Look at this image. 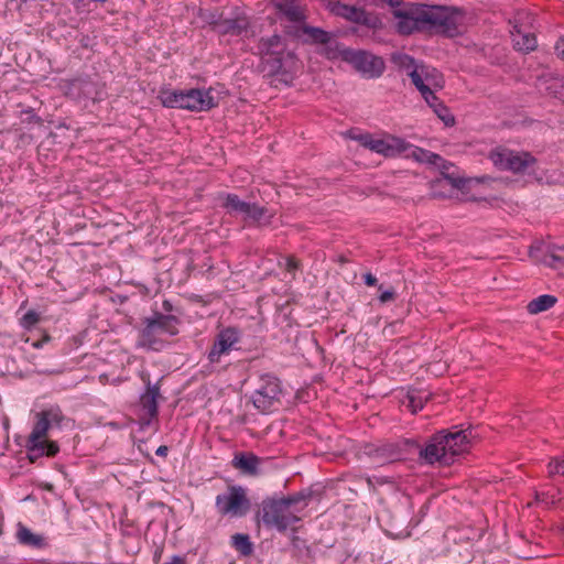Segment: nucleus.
<instances>
[{"label": "nucleus", "instance_id": "obj_1", "mask_svg": "<svg viewBox=\"0 0 564 564\" xmlns=\"http://www.w3.org/2000/svg\"><path fill=\"white\" fill-rule=\"evenodd\" d=\"M279 19L289 23L282 25L283 35L274 33L262 36L257 43L258 69L264 77L279 78L290 86L300 68L301 61L294 51L286 48V39L299 43H327L328 31L306 23L307 10L299 0H270Z\"/></svg>", "mask_w": 564, "mask_h": 564}, {"label": "nucleus", "instance_id": "obj_12", "mask_svg": "<svg viewBox=\"0 0 564 564\" xmlns=\"http://www.w3.org/2000/svg\"><path fill=\"white\" fill-rule=\"evenodd\" d=\"M415 447L410 438H402L398 442H386L379 445L368 444L365 447V454L373 462L384 465L398 460H404L409 457V447Z\"/></svg>", "mask_w": 564, "mask_h": 564}, {"label": "nucleus", "instance_id": "obj_16", "mask_svg": "<svg viewBox=\"0 0 564 564\" xmlns=\"http://www.w3.org/2000/svg\"><path fill=\"white\" fill-rule=\"evenodd\" d=\"M65 415L59 405L54 404L35 414V422L32 432L28 437L32 440H47L50 429L61 427Z\"/></svg>", "mask_w": 564, "mask_h": 564}, {"label": "nucleus", "instance_id": "obj_51", "mask_svg": "<svg viewBox=\"0 0 564 564\" xmlns=\"http://www.w3.org/2000/svg\"><path fill=\"white\" fill-rule=\"evenodd\" d=\"M291 541L294 546H299L300 538L295 534V530H293Z\"/></svg>", "mask_w": 564, "mask_h": 564}, {"label": "nucleus", "instance_id": "obj_48", "mask_svg": "<svg viewBox=\"0 0 564 564\" xmlns=\"http://www.w3.org/2000/svg\"><path fill=\"white\" fill-rule=\"evenodd\" d=\"M555 50L558 55L564 58V36H562L555 44Z\"/></svg>", "mask_w": 564, "mask_h": 564}, {"label": "nucleus", "instance_id": "obj_3", "mask_svg": "<svg viewBox=\"0 0 564 564\" xmlns=\"http://www.w3.org/2000/svg\"><path fill=\"white\" fill-rule=\"evenodd\" d=\"M476 437L474 427L467 429L452 426L436 431L427 437L421 445L419 441L410 438L415 447H409V456L417 455V463L422 466L448 467L453 465L457 457L467 453L471 445V440Z\"/></svg>", "mask_w": 564, "mask_h": 564}, {"label": "nucleus", "instance_id": "obj_22", "mask_svg": "<svg viewBox=\"0 0 564 564\" xmlns=\"http://www.w3.org/2000/svg\"><path fill=\"white\" fill-rule=\"evenodd\" d=\"M139 403L142 410L145 412V415L140 416L139 424L141 429H144L151 424L153 419H156L159 415V401L154 399L152 395L143 391L140 394Z\"/></svg>", "mask_w": 564, "mask_h": 564}, {"label": "nucleus", "instance_id": "obj_42", "mask_svg": "<svg viewBox=\"0 0 564 564\" xmlns=\"http://www.w3.org/2000/svg\"><path fill=\"white\" fill-rule=\"evenodd\" d=\"M22 122L26 123H41L42 119L34 112L32 108L22 111Z\"/></svg>", "mask_w": 564, "mask_h": 564}, {"label": "nucleus", "instance_id": "obj_14", "mask_svg": "<svg viewBox=\"0 0 564 564\" xmlns=\"http://www.w3.org/2000/svg\"><path fill=\"white\" fill-rule=\"evenodd\" d=\"M360 143L386 158H395L402 155L410 148V143L400 137L389 135L387 139H375L370 133L359 137Z\"/></svg>", "mask_w": 564, "mask_h": 564}, {"label": "nucleus", "instance_id": "obj_38", "mask_svg": "<svg viewBox=\"0 0 564 564\" xmlns=\"http://www.w3.org/2000/svg\"><path fill=\"white\" fill-rule=\"evenodd\" d=\"M408 76L411 79V83L415 86V88L420 91V94L424 93L430 88L429 85L424 83V75L421 73V67L413 68Z\"/></svg>", "mask_w": 564, "mask_h": 564}, {"label": "nucleus", "instance_id": "obj_11", "mask_svg": "<svg viewBox=\"0 0 564 564\" xmlns=\"http://www.w3.org/2000/svg\"><path fill=\"white\" fill-rule=\"evenodd\" d=\"M326 9L335 17L364 25L370 30L376 31L383 26L382 20L377 14L366 11L364 8L343 3L339 0H328Z\"/></svg>", "mask_w": 564, "mask_h": 564}, {"label": "nucleus", "instance_id": "obj_15", "mask_svg": "<svg viewBox=\"0 0 564 564\" xmlns=\"http://www.w3.org/2000/svg\"><path fill=\"white\" fill-rule=\"evenodd\" d=\"M240 335V329L232 326L219 330L207 354L209 364H219L223 356H227L232 349H236L235 346L239 343Z\"/></svg>", "mask_w": 564, "mask_h": 564}, {"label": "nucleus", "instance_id": "obj_52", "mask_svg": "<svg viewBox=\"0 0 564 564\" xmlns=\"http://www.w3.org/2000/svg\"><path fill=\"white\" fill-rule=\"evenodd\" d=\"M490 180H491V178H490L489 176H486V175H485V176H480V177H476V178H475V181H476L477 183H486V182H488V181H490Z\"/></svg>", "mask_w": 564, "mask_h": 564}, {"label": "nucleus", "instance_id": "obj_37", "mask_svg": "<svg viewBox=\"0 0 564 564\" xmlns=\"http://www.w3.org/2000/svg\"><path fill=\"white\" fill-rule=\"evenodd\" d=\"M433 111L446 127H453L455 124V117L451 113L449 108L443 101L437 104Z\"/></svg>", "mask_w": 564, "mask_h": 564}, {"label": "nucleus", "instance_id": "obj_39", "mask_svg": "<svg viewBox=\"0 0 564 564\" xmlns=\"http://www.w3.org/2000/svg\"><path fill=\"white\" fill-rule=\"evenodd\" d=\"M40 321H41L40 313H37L34 310H30L20 318V325L24 329L31 330Z\"/></svg>", "mask_w": 564, "mask_h": 564}, {"label": "nucleus", "instance_id": "obj_9", "mask_svg": "<svg viewBox=\"0 0 564 564\" xmlns=\"http://www.w3.org/2000/svg\"><path fill=\"white\" fill-rule=\"evenodd\" d=\"M215 508L223 517L242 518L247 516L251 509L247 489L240 485H229L226 492L216 497Z\"/></svg>", "mask_w": 564, "mask_h": 564}, {"label": "nucleus", "instance_id": "obj_23", "mask_svg": "<svg viewBox=\"0 0 564 564\" xmlns=\"http://www.w3.org/2000/svg\"><path fill=\"white\" fill-rule=\"evenodd\" d=\"M17 540L20 544L35 550H43L48 546V543L43 535L33 533L22 523L18 524Z\"/></svg>", "mask_w": 564, "mask_h": 564}, {"label": "nucleus", "instance_id": "obj_49", "mask_svg": "<svg viewBox=\"0 0 564 564\" xmlns=\"http://www.w3.org/2000/svg\"><path fill=\"white\" fill-rule=\"evenodd\" d=\"M165 564H186V561L183 556L180 555H173L171 557L170 562H166Z\"/></svg>", "mask_w": 564, "mask_h": 564}, {"label": "nucleus", "instance_id": "obj_41", "mask_svg": "<svg viewBox=\"0 0 564 564\" xmlns=\"http://www.w3.org/2000/svg\"><path fill=\"white\" fill-rule=\"evenodd\" d=\"M421 95L432 109H434L437 104L442 102V100L435 95V93L431 88H427V90L422 93Z\"/></svg>", "mask_w": 564, "mask_h": 564}, {"label": "nucleus", "instance_id": "obj_13", "mask_svg": "<svg viewBox=\"0 0 564 564\" xmlns=\"http://www.w3.org/2000/svg\"><path fill=\"white\" fill-rule=\"evenodd\" d=\"M345 63L351 65L356 72L366 78H379L386 69L382 57L365 50L352 48L351 52H346Z\"/></svg>", "mask_w": 564, "mask_h": 564}, {"label": "nucleus", "instance_id": "obj_25", "mask_svg": "<svg viewBox=\"0 0 564 564\" xmlns=\"http://www.w3.org/2000/svg\"><path fill=\"white\" fill-rule=\"evenodd\" d=\"M328 34H329V39H328L327 43H302V44L303 45H323L324 46L323 54L327 59H329V61L340 59V61L345 62V53L351 52L352 48L346 47L340 42L333 43V39L335 37V34L332 32H328Z\"/></svg>", "mask_w": 564, "mask_h": 564}, {"label": "nucleus", "instance_id": "obj_21", "mask_svg": "<svg viewBox=\"0 0 564 564\" xmlns=\"http://www.w3.org/2000/svg\"><path fill=\"white\" fill-rule=\"evenodd\" d=\"M219 199H221L220 207L230 216H245L246 212H248L249 203L240 199L237 194L220 193Z\"/></svg>", "mask_w": 564, "mask_h": 564}, {"label": "nucleus", "instance_id": "obj_45", "mask_svg": "<svg viewBox=\"0 0 564 564\" xmlns=\"http://www.w3.org/2000/svg\"><path fill=\"white\" fill-rule=\"evenodd\" d=\"M433 166H436L440 169V172H449L452 167H454V164L443 159V161H440L437 164H433Z\"/></svg>", "mask_w": 564, "mask_h": 564}, {"label": "nucleus", "instance_id": "obj_4", "mask_svg": "<svg viewBox=\"0 0 564 564\" xmlns=\"http://www.w3.org/2000/svg\"><path fill=\"white\" fill-rule=\"evenodd\" d=\"M181 321L172 314L154 311L151 316L143 317L138 328L135 346L148 351L160 352L166 349L171 341L167 337L176 336Z\"/></svg>", "mask_w": 564, "mask_h": 564}, {"label": "nucleus", "instance_id": "obj_5", "mask_svg": "<svg viewBox=\"0 0 564 564\" xmlns=\"http://www.w3.org/2000/svg\"><path fill=\"white\" fill-rule=\"evenodd\" d=\"M158 98L166 108L185 109L195 112L209 111L219 105V98L214 95V88H191L160 90Z\"/></svg>", "mask_w": 564, "mask_h": 564}, {"label": "nucleus", "instance_id": "obj_50", "mask_svg": "<svg viewBox=\"0 0 564 564\" xmlns=\"http://www.w3.org/2000/svg\"><path fill=\"white\" fill-rule=\"evenodd\" d=\"M169 453V447L166 445H160L156 451H155V454L158 456H162V457H165Z\"/></svg>", "mask_w": 564, "mask_h": 564}, {"label": "nucleus", "instance_id": "obj_46", "mask_svg": "<svg viewBox=\"0 0 564 564\" xmlns=\"http://www.w3.org/2000/svg\"><path fill=\"white\" fill-rule=\"evenodd\" d=\"M51 340V336L47 333H44L41 339L34 340L32 343V346L36 349H40L43 347L45 343H48Z\"/></svg>", "mask_w": 564, "mask_h": 564}, {"label": "nucleus", "instance_id": "obj_17", "mask_svg": "<svg viewBox=\"0 0 564 564\" xmlns=\"http://www.w3.org/2000/svg\"><path fill=\"white\" fill-rule=\"evenodd\" d=\"M26 458L31 464H35L42 457H55L59 453V445L51 440H32L26 437L24 444Z\"/></svg>", "mask_w": 564, "mask_h": 564}, {"label": "nucleus", "instance_id": "obj_2", "mask_svg": "<svg viewBox=\"0 0 564 564\" xmlns=\"http://www.w3.org/2000/svg\"><path fill=\"white\" fill-rule=\"evenodd\" d=\"M393 17L400 35L430 32L454 39L463 34L460 26L466 17L463 8L440 4H412L409 9H394Z\"/></svg>", "mask_w": 564, "mask_h": 564}, {"label": "nucleus", "instance_id": "obj_43", "mask_svg": "<svg viewBox=\"0 0 564 564\" xmlns=\"http://www.w3.org/2000/svg\"><path fill=\"white\" fill-rule=\"evenodd\" d=\"M560 465H561V458H555L553 460H551L549 463V474L552 476V475H561V469H560Z\"/></svg>", "mask_w": 564, "mask_h": 564}, {"label": "nucleus", "instance_id": "obj_36", "mask_svg": "<svg viewBox=\"0 0 564 564\" xmlns=\"http://www.w3.org/2000/svg\"><path fill=\"white\" fill-rule=\"evenodd\" d=\"M141 380L143 381L145 389L144 391L152 395L154 399L159 401V399H163L161 395V382L163 377H161L156 382L152 383L150 379V375L147 372H142L140 375Z\"/></svg>", "mask_w": 564, "mask_h": 564}, {"label": "nucleus", "instance_id": "obj_19", "mask_svg": "<svg viewBox=\"0 0 564 564\" xmlns=\"http://www.w3.org/2000/svg\"><path fill=\"white\" fill-rule=\"evenodd\" d=\"M250 28V21L248 17L241 14L237 15L234 19H224L221 17L215 33L218 35L225 36H241L243 33L248 31Z\"/></svg>", "mask_w": 564, "mask_h": 564}, {"label": "nucleus", "instance_id": "obj_53", "mask_svg": "<svg viewBox=\"0 0 564 564\" xmlns=\"http://www.w3.org/2000/svg\"><path fill=\"white\" fill-rule=\"evenodd\" d=\"M560 469H561V475L564 476V456L561 458Z\"/></svg>", "mask_w": 564, "mask_h": 564}, {"label": "nucleus", "instance_id": "obj_54", "mask_svg": "<svg viewBox=\"0 0 564 564\" xmlns=\"http://www.w3.org/2000/svg\"><path fill=\"white\" fill-rule=\"evenodd\" d=\"M163 306H164V308H165L166 311H169V310H170V307H171V304H170V302H169V301H164Z\"/></svg>", "mask_w": 564, "mask_h": 564}, {"label": "nucleus", "instance_id": "obj_26", "mask_svg": "<svg viewBox=\"0 0 564 564\" xmlns=\"http://www.w3.org/2000/svg\"><path fill=\"white\" fill-rule=\"evenodd\" d=\"M431 398V393L417 389V388H409L405 395L402 399L403 405H405L412 413H416L422 410L425 402H427Z\"/></svg>", "mask_w": 564, "mask_h": 564}, {"label": "nucleus", "instance_id": "obj_27", "mask_svg": "<svg viewBox=\"0 0 564 564\" xmlns=\"http://www.w3.org/2000/svg\"><path fill=\"white\" fill-rule=\"evenodd\" d=\"M444 181L448 182L453 188L462 191V189H464L466 187L467 182H469L470 180H467V178L460 177V176H456V175H454V173H451V172H444L443 171L442 172V177L441 178H436L431 184L432 185V195H433V197L445 198V197L448 196V195H446V194H444L442 192H437L436 191V187L441 186Z\"/></svg>", "mask_w": 564, "mask_h": 564}, {"label": "nucleus", "instance_id": "obj_6", "mask_svg": "<svg viewBox=\"0 0 564 564\" xmlns=\"http://www.w3.org/2000/svg\"><path fill=\"white\" fill-rule=\"evenodd\" d=\"M488 158L499 171L521 175L534 174L538 164V160L532 153L528 151H516L506 147L492 149Z\"/></svg>", "mask_w": 564, "mask_h": 564}, {"label": "nucleus", "instance_id": "obj_24", "mask_svg": "<svg viewBox=\"0 0 564 564\" xmlns=\"http://www.w3.org/2000/svg\"><path fill=\"white\" fill-rule=\"evenodd\" d=\"M322 495L321 490H315L313 487L304 488L295 494L288 496H280L286 509L295 508L297 505L302 503L303 507H306L308 502L315 498H319Z\"/></svg>", "mask_w": 564, "mask_h": 564}, {"label": "nucleus", "instance_id": "obj_29", "mask_svg": "<svg viewBox=\"0 0 564 564\" xmlns=\"http://www.w3.org/2000/svg\"><path fill=\"white\" fill-rule=\"evenodd\" d=\"M390 62L397 67L399 72H406L409 74L413 68L417 67L420 61L403 52H393L390 55Z\"/></svg>", "mask_w": 564, "mask_h": 564}, {"label": "nucleus", "instance_id": "obj_20", "mask_svg": "<svg viewBox=\"0 0 564 564\" xmlns=\"http://www.w3.org/2000/svg\"><path fill=\"white\" fill-rule=\"evenodd\" d=\"M272 214H269V209L264 206H259L256 203H249L248 212L243 216V220L248 226H269L272 221Z\"/></svg>", "mask_w": 564, "mask_h": 564}, {"label": "nucleus", "instance_id": "obj_56", "mask_svg": "<svg viewBox=\"0 0 564 564\" xmlns=\"http://www.w3.org/2000/svg\"><path fill=\"white\" fill-rule=\"evenodd\" d=\"M303 508H304L303 506H302V507H300V509H297V508L295 507V508H294V510H295V511H300V510H303Z\"/></svg>", "mask_w": 564, "mask_h": 564}, {"label": "nucleus", "instance_id": "obj_7", "mask_svg": "<svg viewBox=\"0 0 564 564\" xmlns=\"http://www.w3.org/2000/svg\"><path fill=\"white\" fill-rule=\"evenodd\" d=\"M256 517L262 521L265 528L276 529L281 533H284L291 524L300 521L296 514L286 509L278 494L262 500Z\"/></svg>", "mask_w": 564, "mask_h": 564}, {"label": "nucleus", "instance_id": "obj_32", "mask_svg": "<svg viewBox=\"0 0 564 564\" xmlns=\"http://www.w3.org/2000/svg\"><path fill=\"white\" fill-rule=\"evenodd\" d=\"M231 545L241 556L245 557L250 556L254 551L253 543L247 533L234 534L231 536Z\"/></svg>", "mask_w": 564, "mask_h": 564}, {"label": "nucleus", "instance_id": "obj_18", "mask_svg": "<svg viewBox=\"0 0 564 564\" xmlns=\"http://www.w3.org/2000/svg\"><path fill=\"white\" fill-rule=\"evenodd\" d=\"M263 459L252 452H238L235 454L231 466L242 475L257 477L262 474Z\"/></svg>", "mask_w": 564, "mask_h": 564}, {"label": "nucleus", "instance_id": "obj_10", "mask_svg": "<svg viewBox=\"0 0 564 564\" xmlns=\"http://www.w3.org/2000/svg\"><path fill=\"white\" fill-rule=\"evenodd\" d=\"M282 387L278 377L271 373L260 376L259 386L252 393L253 405L262 413L271 412L281 403Z\"/></svg>", "mask_w": 564, "mask_h": 564}, {"label": "nucleus", "instance_id": "obj_31", "mask_svg": "<svg viewBox=\"0 0 564 564\" xmlns=\"http://www.w3.org/2000/svg\"><path fill=\"white\" fill-rule=\"evenodd\" d=\"M557 299L551 294L540 295L529 302L527 308L530 314H539L553 307Z\"/></svg>", "mask_w": 564, "mask_h": 564}, {"label": "nucleus", "instance_id": "obj_35", "mask_svg": "<svg viewBox=\"0 0 564 564\" xmlns=\"http://www.w3.org/2000/svg\"><path fill=\"white\" fill-rule=\"evenodd\" d=\"M419 67H421L425 80L431 82L436 87H443L444 79L436 68L425 65L423 61H420Z\"/></svg>", "mask_w": 564, "mask_h": 564}, {"label": "nucleus", "instance_id": "obj_30", "mask_svg": "<svg viewBox=\"0 0 564 564\" xmlns=\"http://www.w3.org/2000/svg\"><path fill=\"white\" fill-rule=\"evenodd\" d=\"M513 47L517 51L529 53L536 48V37L533 33H522L517 30V33L513 34Z\"/></svg>", "mask_w": 564, "mask_h": 564}, {"label": "nucleus", "instance_id": "obj_40", "mask_svg": "<svg viewBox=\"0 0 564 564\" xmlns=\"http://www.w3.org/2000/svg\"><path fill=\"white\" fill-rule=\"evenodd\" d=\"M284 261H285V270L290 273L293 274V276L295 275V272L299 271V270H302V263L299 259H296L294 256H286L284 257Z\"/></svg>", "mask_w": 564, "mask_h": 564}, {"label": "nucleus", "instance_id": "obj_44", "mask_svg": "<svg viewBox=\"0 0 564 564\" xmlns=\"http://www.w3.org/2000/svg\"><path fill=\"white\" fill-rule=\"evenodd\" d=\"M394 297H395V292H394L393 288H390L389 290L381 292V294L379 295V301L381 303H387L389 301L394 300Z\"/></svg>", "mask_w": 564, "mask_h": 564}, {"label": "nucleus", "instance_id": "obj_55", "mask_svg": "<svg viewBox=\"0 0 564 564\" xmlns=\"http://www.w3.org/2000/svg\"><path fill=\"white\" fill-rule=\"evenodd\" d=\"M366 481H367V484H368V486H369V487H372V488H373V484H372V480H371V478H370V477H367V478H366Z\"/></svg>", "mask_w": 564, "mask_h": 564}, {"label": "nucleus", "instance_id": "obj_28", "mask_svg": "<svg viewBox=\"0 0 564 564\" xmlns=\"http://www.w3.org/2000/svg\"><path fill=\"white\" fill-rule=\"evenodd\" d=\"M403 154L405 158H411L416 162L426 163L429 165L437 164L440 161H443V158L440 154L412 145L411 143L408 151Z\"/></svg>", "mask_w": 564, "mask_h": 564}, {"label": "nucleus", "instance_id": "obj_47", "mask_svg": "<svg viewBox=\"0 0 564 564\" xmlns=\"http://www.w3.org/2000/svg\"><path fill=\"white\" fill-rule=\"evenodd\" d=\"M362 278H364L365 284L368 286H375L378 282L377 278L370 272L365 273Z\"/></svg>", "mask_w": 564, "mask_h": 564}, {"label": "nucleus", "instance_id": "obj_34", "mask_svg": "<svg viewBox=\"0 0 564 564\" xmlns=\"http://www.w3.org/2000/svg\"><path fill=\"white\" fill-rule=\"evenodd\" d=\"M196 14L204 23L203 26H209L212 29V31H214V32L223 17V12L217 8H214V9L199 8L197 10Z\"/></svg>", "mask_w": 564, "mask_h": 564}, {"label": "nucleus", "instance_id": "obj_8", "mask_svg": "<svg viewBox=\"0 0 564 564\" xmlns=\"http://www.w3.org/2000/svg\"><path fill=\"white\" fill-rule=\"evenodd\" d=\"M61 88L64 95L72 100L100 101L106 95L105 84L89 75H78L74 78L63 79Z\"/></svg>", "mask_w": 564, "mask_h": 564}, {"label": "nucleus", "instance_id": "obj_33", "mask_svg": "<svg viewBox=\"0 0 564 564\" xmlns=\"http://www.w3.org/2000/svg\"><path fill=\"white\" fill-rule=\"evenodd\" d=\"M544 262L554 269L564 267V246H547L544 254Z\"/></svg>", "mask_w": 564, "mask_h": 564}]
</instances>
